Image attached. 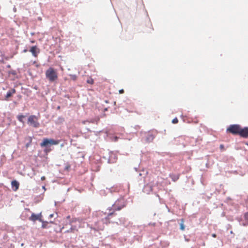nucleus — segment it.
Masks as SVG:
<instances>
[{
  "label": "nucleus",
  "mask_w": 248,
  "mask_h": 248,
  "mask_svg": "<svg viewBox=\"0 0 248 248\" xmlns=\"http://www.w3.org/2000/svg\"><path fill=\"white\" fill-rule=\"evenodd\" d=\"M28 124L34 128L39 127L40 123L38 122V117L34 115H30L28 119Z\"/></svg>",
  "instance_id": "3"
},
{
  "label": "nucleus",
  "mask_w": 248,
  "mask_h": 248,
  "mask_svg": "<svg viewBox=\"0 0 248 248\" xmlns=\"http://www.w3.org/2000/svg\"><path fill=\"white\" fill-rule=\"evenodd\" d=\"M245 219L246 221V223L243 224V225L244 226H246L247 225H248V213H246L245 214Z\"/></svg>",
  "instance_id": "16"
},
{
  "label": "nucleus",
  "mask_w": 248,
  "mask_h": 248,
  "mask_svg": "<svg viewBox=\"0 0 248 248\" xmlns=\"http://www.w3.org/2000/svg\"><path fill=\"white\" fill-rule=\"evenodd\" d=\"M12 187L14 191H16L19 186V183L16 180H13L11 182Z\"/></svg>",
  "instance_id": "10"
},
{
  "label": "nucleus",
  "mask_w": 248,
  "mask_h": 248,
  "mask_svg": "<svg viewBox=\"0 0 248 248\" xmlns=\"http://www.w3.org/2000/svg\"><path fill=\"white\" fill-rule=\"evenodd\" d=\"M45 179V176H42V177H41V180H44Z\"/></svg>",
  "instance_id": "27"
},
{
  "label": "nucleus",
  "mask_w": 248,
  "mask_h": 248,
  "mask_svg": "<svg viewBox=\"0 0 248 248\" xmlns=\"http://www.w3.org/2000/svg\"><path fill=\"white\" fill-rule=\"evenodd\" d=\"M70 217L69 216H67V218L68 219H70Z\"/></svg>",
  "instance_id": "29"
},
{
  "label": "nucleus",
  "mask_w": 248,
  "mask_h": 248,
  "mask_svg": "<svg viewBox=\"0 0 248 248\" xmlns=\"http://www.w3.org/2000/svg\"><path fill=\"white\" fill-rule=\"evenodd\" d=\"M239 135L244 138H248V127H241Z\"/></svg>",
  "instance_id": "6"
},
{
  "label": "nucleus",
  "mask_w": 248,
  "mask_h": 248,
  "mask_svg": "<svg viewBox=\"0 0 248 248\" xmlns=\"http://www.w3.org/2000/svg\"><path fill=\"white\" fill-rule=\"evenodd\" d=\"M75 231H78V229H76V227H73L72 226V227H71V228L70 229V230H67L66 232H75Z\"/></svg>",
  "instance_id": "14"
},
{
  "label": "nucleus",
  "mask_w": 248,
  "mask_h": 248,
  "mask_svg": "<svg viewBox=\"0 0 248 248\" xmlns=\"http://www.w3.org/2000/svg\"><path fill=\"white\" fill-rule=\"evenodd\" d=\"M154 186V184H147L145 185L143 189V192L147 194L150 193V192L153 191V187Z\"/></svg>",
  "instance_id": "8"
},
{
  "label": "nucleus",
  "mask_w": 248,
  "mask_h": 248,
  "mask_svg": "<svg viewBox=\"0 0 248 248\" xmlns=\"http://www.w3.org/2000/svg\"><path fill=\"white\" fill-rule=\"evenodd\" d=\"M31 139H30V143H27V144H26V147H27V148H28V147L30 146V143H31Z\"/></svg>",
  "instance_id": "25"
},
{
  "label": "nucleus",
  "mask_w": 248,
  "mask_h": 248,
  "mask_svg": "<svg viewBox=\"0 0 248 248\" xmlns=\"http://www.w3.org/2000/svg\"><path fill=\"white\" fill-rule=\"evenodd\" d=\"M87 82L89 84H93V83H94V81H93V79L91 78H89L87 80Z\"/></svg>",
  "instance_id": "19"
},
{
  "label": "nucleus",
  "mask_w": 248,
  "mask_h": 248,
  "mask_svg": "<svg viewBox=\"0 0 248 248\" xmlns=\"http://www.w3.org/2000/svg\"><path fill=\"white\" fill-rule=\"evenodd\" d=\"M241 126L239 124L230 125L227 129V131L233 135H239L240 132Z\"/></svg>",
  "instance_id": "4"
},
{
  "label": "nucleus",
  "mask_w": 248,
  "mask_h": 248,
  "mask_svg": "<svg viewBox=\"0 0 248 248\" xmlns=\"http://www.w3.org/2000/svg\"><path fill=\"white\" fill-rule=\"evenodd\" d=\"M72 80L75 81L77 79V76L76 75H70Z\"/></svg>",
  "instance_id": "20"
},
{
  "label": "nucleus",
  "mask_w": 248,
  "mask_h": 248,
  "mask_svg": "<svg viewBox=\"0 0 248 248\" xmlns=\"http://www.w3.org/2000/svg\"><path fill=\"white\" fill-rule=\"evenodd\" d=\"M219 148L221 151H224V146L223 144H220L219 146Z\"/></svg>",
  "instance_id": "23"
},
{
  "label": "nucleus",
  "mask_w": 248,
  "mask_h": 248,
  "mask_svg": "<svg viewBox=\"0 0 248 248\" xmlns=\"http://www.w3.org/2000/svg\"><path fill=\"white\" fill-rule=\"evenodd\" d=\"M42 223V227L43 228H47V225L48 224V222L47 221H44L42 220V221H41Z\"/></svg>",
  "instance_id": "15"
},
{
  "label": "nucleus",
  "mask_w": 248,
  "mask_h": 248,
  "mask_svg": "<svg viewBox=\"0 0 248 248\" xmlns=\"http://www.w3.org/2000/svg\"><path fill=\"white\" fill-rule=\"evenodd\" d=\"M125 206V202L124 199H120L115 202L113 204L112 209L113 212H110L108 214V217L112 216L116 211H119Z\"/></svg>",
  "instance_id": "1"
},
{
  "label": "nucleus",
  "mask_w": 248,
  "mask_h": 248,
  "mask_svg": "<svg viewBox=\"0 0 248 248\" xmlns=\"http://www.w3.org/2000/svg\"><path fill=\"white\" fill-rule=\"evenodd\" d=\"M212 237L216 238L217 237V235L215 233H213L212 234Z\"/></svg>",
  "instance_id": "26"
},
{
  "label": "nucleus",
  "mask_w": 248,
  "mask_h": 248,
  "mask_svg": "<svg viewBox=\"0 0 248 248\" xmlns=\"http://www.w3.org/2000/svg\"><path fill=\"white\" fill-rule=\"evenodd\" d=\"M60 140H55L52 139H47L44 138L43 140V142L40 143V146L42 147H46L47 145H57L59 143Z\"/></svg>",
  "instance_id": "5"
},
{
  "label": "nucleus",
  "mask_w": 248,
  "mask_h": 248,
  "mask_svg": "<svg viewBox=\"0 0 248 248\" xmlns=\"http://www.w3.org/2000/svg\"><path fill=\"white\" fill-rule=\"evenodd\" d=\"M46 77L50 82H53L58 79V74L56 71L53 68L50 67L46 72Z\"/></svg>",
  "instance_id": "2"
},
{
  "label": "nucleus",
  "mask_w": 248,
  "mask_h": 248,
  "mask_svg": "<svg viewBox=\"0 0 248 248\" xmlns=\"http://www.w3.org/2000/svg\"><path fill=\"white\" fill-rule=\"evenodd\" d=\"M27 51V49H26L23 50L24 52H26Z\"/></svg>",
  "instance_id": "28"
},
{
  "label": "nucleus",
  "mask_w": 248,
  "mask_h": 248,
  "mask_svg": "<svg viewBox=\"0 0 248 248\" xmlns=\"http://www.w3.org/2000/svg\"><path fill=\"white\" fill-rule=\"evenodd\" d=\"M71 168V165L69 163H66L64 167V170L67 171H69Z\"/></svg>",
  "instance_id": "17"
},
{
  "label": "nucleus",
  "mask_w": 248,
  "mask_h": 248,
  "mask_svg": "<svg viewBox=\"0 0 248 248\" xmlns=\"http://www.w3.org/2000/svg\"><path fill=\"white\" fill-rule=\"evenodd\" d=\"M25 117V116L23 115H18L17 116V120L21 122V123H24V121H23V119Z\"/></svg>",
  "instance_id": "12"
},
{
  "label": "nucleus",
  "mask_w": 248,
  "mask_h": 248,
  "mask_svg": "<svg viewBox=\"0 0 248 248\" xmlns=\"http://www.w3.org/2000/svg\"><path fill=\"white\" fill-rule=\"evenodd\" d=\"M184 219H181V223L180 224V229L181 230L184 231L185 230V227L184 224Z\"/></svg>",
  "instance_id": "18"
},
{
  "label": "nucleus",
  "mask_w": 248,
  "mask_h": 248,
  "mask_svg": "<svg viewBox=\"0 0 248 248\" xmlns=\"http://www.w3.org/2000/svg\"><path fill=\"white\" fill-rule=\"evenodd\" d=\"M119 92L120 94L123 93H124V90L123 89L120 90Z\"/></svg>",
  "instance_id": "24"
},
{
  "label": "nucleus",
  "mask_w": 248,
  "mask_h": 248,
  "mask_svg": "<svg viewBox=\"0 0 248 248\" xmlns=\"http://www.w3.org/2000/svg\"><path fill=\"white\" fill-rule=\"evenodd\" d=\"M16 93V90L14 89H12L11 91H9V92H7V94H6V97H5V99L6 100H8V99L11 96H12V95L15 93Z\"/></svg>",
  "instance_id": "11"
},
{
  "label": "nucleus",
  "mask_w": 248,
  "mask_h": 248,
  "mask_svg": "<svg viewBox=\"0 0 248 248\" xmlns=\"http://www.w3.org/2000/svg\"><path fill=\"white\" fill-rule=\"evenodd\" d=\"M41 215H35V214L33 213L31 214V216L30 217V219L31 220H32L33 221H35L37 220H38L39 221H42L41 217Z\"/></svg>",
  "instance_id": "9"
},
{
  "label": "nucleus",
  "mask_w": 248,
  "mask_h": 248,
  "mask_svg": "<svg viewBox=\"0 0 248 248\" xmlns=\"http://www.w3.org/2000/svg\"><path fill=\"white\" fill-rule=\"evenodd\" d=\"M77 221H79V220L77 218H73L72 220L70 221V223L72 224L73 222H75Z\"/></svg>",
  "instance_id": "22"
},
{
  "label": "nucleus",
  "mask_w": 248,
  "mask_h": 248,
  "mask_svg": "<svg viewBox=\"0 0 248 248\" xmlns=\"http://www.w3.org/2000/svg\"><path fill=\"white\" fill-rule=\"evenodd\" d=\"M178 122V120L177 118L173 119L172 121L173 124H177Z\"/></svg>",
  "instance_id": "21"
},
{
  "label": "nucleus",
  "mask_w": 248,
  "mask_h": 248,
  "mask_svg": "<svg viewBox=\"0 0 248 248\" xmlns=\"http://www.w3.org/2000/svg\"><path fill=\"white\" fill-rule=\"evenodd\" d=\"M246 145H248V142H246L245 143Z\"/></svg>",
  "instance_id": "30"
},
{
  "label": "nucleus",
  "mask_w": 248,
  "mask_h": 248,
  "mask_svg": "<svg viewBox=\"0 0 248 248\" xmlns=\"http://www.w3.org/2000/svg\"><path fill=\"white\" fill-rule=\"evenodd\" d=\"M30 51L32 55L35 57H37L38 54L40 52L39 49L37 48L36 46H31L30 50Z\"/></svg>",
  "instance_id": "7"
},
{
  "label": "nucleus",
  "mask_w": 248,
  "mask_h": 248,
  "mask_svg": "<svg viewBox=\"0 0 248 248\" xmlns=\"http://www.w3.org/2000/svg\"><path fill=\"white\" fill-rule=\"evenodd\" d=\"M170 177L171 178L172 180L175 182L179 179V175H172L170 176Z\"/></svg>",
  "instance_id": "13"
}]
</instances>
